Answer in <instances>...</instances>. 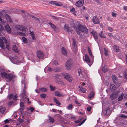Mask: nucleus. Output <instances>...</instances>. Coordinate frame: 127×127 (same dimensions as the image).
<instances>
[{"instance_id":"nucleus-22","label":"nucleus","mask_w":127,"mask_h":127,"mask_svg":"<svg viewBox=\"0 0 127 127\" xmlns=\"http://www.w3.org/2000/svg\"><path fill=\"white\" fill-rule=\"evenodd\" d=\"M94 95L95 93L94 92H91L89 95V96L88 97V98L89 99H91L94 97Z\"/></svg>"},{"instance_id":"nucleus-27","label":"nucleus","mask_w":127,"mask_h":127,"mask_svg":"<svg viewBox=\"0 0 127 127\" xmlns=\"http://www.w3.org/2000/svg\"><path fill=\"white\" fill-rule=\"evenodd\" d=\"M48 119L49 120V122L51 123H53L54 122V119L49 116H48Z\"/></svg>"},{"instance_id":"nucleus-30","label":"nucleus","mask_w":127,"mask_h":127,"mask_svg":"<svg viewBox=\"0 0 127 127\" xmlns=\"http://www.w3.org/2000/svg\"><path fill=\"white\" fill-rule=\"evenodd\" d=\"M99 119L97 121V123L96 125V126L97 127H103L102 124H101L100 123V122H99Z\"/></svg>"},{"instance_id":"nucleus-26","label":"nucleus","mask_w":127,"mask_h":127,"mask_svg":"<svg viewBox=\"0 0 127 127\" xmlns=\"http://www.w3.org/2000/svg\"><path fill=\"white\" fill-rule=\"evenodd\" d=\"M99 35L102 38H104L106 37L105 35L103 34L102 31H101L99 33Z\"/></svg>"},{"instance_id":"nucleus-31","label":"nucleus","mask_w":127,"mask_h":127,"mask_svg":"<svg viewBox=\"0 0 127 127\" xmlns=\"http://www.w3.org/2000/svg\"><path fill=\"white\" fill-rule=\"evenodd\" d=\"M53 100L57 104L59 105H60L61 104L58 99L56 98L55 97H54L53 98Z\"/></svg>"},{"instance_id":"nucleus-34","label":"nucleus","mask_w":127,"mask_h":127,"mask_svg":"<svg viewBox=\"0 0 127 127\" xmlns=\"http://www.w3.org/2000/svg\"><path fill=\"white\" fill-rule=\"evenodd\" d=\"M54 2H55L54 4V5L60 6H61L62 5V4L61 2H57L56 1H54Z\"/></svg>"},{"instance_id":"nucleus-51","label":"nucleus","mask_w":127,"mask_h":127,"mask_svg":"<svg viewBox=\"0 0 127 127\" xmlns=\"http://www.w3.org/2000/svg\"><path fill=\"white\" fill-rule=\"evenodd\" d=\"M13 95L12 94H11L8 96V98L9 99H11L13 97Z\"/></svg>"},{"instance_id":"nucleus-19","label":"nucleus","mask_w":127,"mask_h":127,"mask_svg":"<svg viewBox=\"0 0 127 127\" xmlns=\"http://www.w3.org/2000/svg\"><path fill=\"white\" fill-rule=\"evenodd\" d=\"M48 24L51 26L52 28L55 31H57V30L58 29V28L56 27L55 25L52 24L51 23H49Z\"/></svg>"},{"instance_id":"nucleus-24","label":"nucleus","mask_w":127,"mask_h":127,"mask_svg":"<svg viewBox=\"0 0 127 127\" xmlns=\"http://www.w3.org/2000/svg\"><path fill=\"white\" fill-rule=\"evenodd\" d=\"M78 87L80 88V91L82 93H86L87 90L85 88H81L80 86H79Z\"/></svg>"},{"instance_id":"nucleus-14","label":"nucleus","mask_w":127,"mask_h":127,"mask_svg":"<svg viewBox=\"0 0 127 127\" xmlns=\"http://www.w3.org/2000/svg\"><path fill=\"white\" fill-rule=\"evenodd\" d=\"M64 28V29L68 32H72L73 30L70 27H69L67 25H65Z\"/></svg>"},{"instance_id":"nucleus-59","label":"nucleus","mask_w":127,"mask_h":127,"mask_svg":"<svg viewBox=\"0 0 127 127\" xmlns=\"http://www.w3.org/2000/svg\"><path fill=\"white\" fill-rule=\"evenodd\" d=\"M108 30L111 32H112L113 30L112 28L111 27H108Z\"/></svg>"},{"instance_id":"nucleus-52","label":"nucleus","mask_w":127,"mask_h":127,"mask_svg":"<svg viewBox=\"0 0 127 127\" xmlns=\"http://www.w3.org/2000/svg\"><path fill=\"white\" fill-rule=\"evenodd\" d=\"M82 119H79L78 120H77L75 121V123H79L81 121V120H82Z\"/></svg>"},{"instance_id":"nucleus-8","label":"nucleus","mask_w":127,"mask_h":127,"mask_svg":"<svg viewBox=\"0 0 127 127\" xmlns=\"http://www.w3.org/2000/svg\"><path fill=\"white\" fill-rule=\"evenodd\" d=\"M83 59L84 61L85 62L87 63L90 66L92 64V62H91L90 59L89 58L88 55H86L85 56V58L83 57Z\"/></svg>"},{"instance_id":"nucleus-46","label":"nucleus","mask_w":127,"mask_h":127,"mask_svg":"<svg viewBox=\"0 0 127 127\" xmlns=\"http://www.w3.org/2000/svg\"><path fill=\"white\" fill-rule=\"evenodd\" d=\"M18 34H19L20 35H23L24 36L25 35V33H23L22 32H17Z\"/></svg>"},{"instance_id":"nucleus-10","label":"nucleus","mask_w":127,"mask_h":127,"mask_svg":"<svg viewBox=\"0 0 127 127\" xmlns=\"http://www.w3.org/2000/svg\"><path fill=\"white\" fill-rule=\"evenodd\" d=\"M37 57L39 60L42 59L43 58L44 54L41 51L38 50L37 52Z\"/></svg>"},{"instance_id":"nucleus-55","label":"nucleus","mask_w":127,"mask_h":127,"mask_svg":"<svg viewBox=\"0 0 127 127\" xmlns=\"http://www.w3.org/2000/svg\"><path fill=\"white\" fill-rule=\"evenodd\" d=\"M78 26L77 25H74L73 27L74 29H75L76 31H77L76 30L77 29V28H78Z\"/></svg>"},{"instance_id":"nucleus-38","label":"nucleus","mask_w":127,"mask_h":127,"mask_svg":"<svg viewBox=\"0 0 127 127\" xmlns=\"http://www.w3.org/2000/svg\"><path fill=\"white\" fill-rule=\"evenodd\" d=\"M88 51L90 55L92 57H93V55L92 54V52L91 50V49L89 47H88Z\"/></svg>"},{"instance_id":"nucleus-21","label":"nucleus","mask_w":127,"mask_h":127,"mask_svg":"<svg viewBox=\"0 0 127 127\" xmlns=\"http://www.w3.org/2000/svg\"><path fill=\"white\" fill-rule=\"evenodd\" d=\"M102 70L104 72H106L107 70V69L106 66V65L105 64H102Z\"/></svg>"},{"instance_id":"nucleus-36","label":"nucleus","mask_w":127,"mask_h":127,"mask_svg":"<svg viewBox=\"0 0 127 127\" xmlns=\"http://www.w3.org/2000/svg\"><path fill=\"white\" fill-rule=\"evenodd\" d=\"M53 70L55 72H58L60 71L61 68L59 67H55L54 68Z\"/></svg>"},{"instance_id":"nucleus-11","label":"nucleus","mask_w":127,"mask_h":127,"mask_svg":"<svg viewBox=\"0 0 127 127\" xmlns=\"http://www.w3.org/2000/svg\"><path fill=\"white\" fill-rule=\"evenodd\" d=\"M84 1V0H79L76 3L75 5L77 6L81 7L83 5Z\"/></svg>"},{"instance_id":"nucleus-40","label":"nucleus","mask_w":127,"mask_h":127,"mask_svg":"<svg viewBox=\"0 0 127 127\" xmlns=\"http://www.w3.org/2000/svg\"><path fill=\"white\" fill-rule=\"evenodd\" d=\"M61 75L58 74H56L55 76V79H58L61 78Z\"/></svg>"},{"instance_id":"nucleus-1","label":"nucleus","mask_w":127,"mask_h":127,"mask_svg":"<svg viewBox=\"0 0 127 127\" xmlns=\"http://www.w3.org/2000/svg\"><path fill=\"white\" fill-rule=\"evenodd\" d=\"M0 21L1 22V24L0 25V31H1L3 28V27H4L6 31L8 32H10L11 31L10 26L6 22L2 19L0 16Z\"/></svg>"},{"instance_id":"nucleus-17","label":"nucleus","mask_w":127,"mask_h":127,"mask_svg":"<svg viewBox=\"0 0 127 127\" xmlns=\"http://www.w3.org/2000/svg\"><path fill=\"white\" fill-rule=\"evenodd\" d=\"M117 89V88L115 87L114 84H111L110 86V89L112 92L114 91Z\"/></svg>"},{"instance_id":"nucleus-15","label":"nucleus","mask_w":127,"mask_h":127,"mask_svg":"<svg viewBox=\"0 0 127 127\" xmlns=\"http://www.w3.org/2000/svg\"><path fill=\"white\" fill-rule=\"evenodd\" d=\"M112 78L114 83L115 84H117L118 83L117 78L114 75H112Z\"/></svg>"},{"instance_id":"nucleus-49","label":"nucleus","mask_w":127,"mask_h":127,"mask_svg":"<svg viewBox=\"0 0 127 127\" xmlns=\"http://www.w3.org/2000/svg\"><path fill=\"white\" fill-rule=\"evenodd\" d=\"M120 117L121 118H127V117L125 115L122 114L120 115Z\"/></svg>"},{"instance_id":"nucleus-58","label":"nucleus","mask_w":127,"mask_h":127,"mask_svg":"<svg viewBox=\"0 0 127 127\" xmlns=\"http://www.w3.org/2000/svg\"><path fill=\"white\" fill-rule=\"evenodd\" d=\"M13 103V102L12 101H10L8 103V105H12Z\"/></svg>"},{"instance_id":"nucleus-5","label":"nucleus","mask_w":127,"mask_h":127,"mask_svg":"<svg viewBox=\"0 0 127 127\" xmlns=\"http://www.w3.org/2000/svg\"><path fill=\"white\" fill-rule=\"evenodd\" d=\"M73 63V62L71 59H69L65 64V65L66 69L69 70L71 69V65Z\"/></svg>"},{"instance_id":"nucleus-3","label":"nucleus","mask_w":127,"mask_h":127,"mask_svg":"<svg viewBox=\"0 0 127 127\" xmlns=\"http://www.w3.org/2000/svg\"><path fill=\"white\" fill-rule=\"evenodd\" d=\"M4 43L6 44V46L8 49H9V46L7 45V40L4 37L0 38V47L2 49L5 48Z\"/></svg>"},{"instance_id":"nucleus-63","label":"nucleus","mask_w":127,"mask_h":127,"mask_svg":"<svg viewBox=\"0 0 127 127\" xmlns=\"http://www.w3.org/2000/svg\"><path fill=\"white\" fill-rule=\"evenodd\" d=\"M91 106H89L87 108V110L89 111H90L91 110Z\"/></svg>"},{"instance_id":"nucleus-47","label":"nucleus","mask_w":127,"mask_h":127,"mask_svg":"<svg viewBox=\"0 0 127 127\" xmlns=\"http://www.w3.org/2000/svg\"><path fill=\"white\" fill-rule=\"evenodd\" d=\"M50 89L52 91H53L55 90V87L53 86H52L50 85Z\"/></svg>"},{"instance_id":"nucleus-12","label":"nucleus","mask_w":127,"mask_h":127,"mask_svg":"<svg viewBox=\"0 0 127 127\" xmlns=\"http://www.w3.org/2000/svg\"><path fill=\"white\" fill-rule=\"evenodd\" d=\"M72 44L73 49L76 52L77 49V45L76 41L74 39H73Z\"/></svg>"},{"instance_id":"nucleus-45","label":"nucleus","mask_w":127,"mask_h":127,"mask_svg":"<svg viewBox=\"0 0 127 127\" xmlns=\"http://www.w3.org/2000/svg\"><path fill=\"white\" fill-rule=\"evenodd\" d=\"M104 54L106 56H108V53L107 50L105 48H104Z\"/></svg>"},{"instance_id":"nucleus-57","label":"nucleus","mask_w":127,"mask_h":127,"mask_svg":"<svg viewBox=\"0 0 127 127\" xmlns=\"http://www.w3.org/2000/svg\"><path fill=\"white\" fill-rule=\"evenodd\" d=\"M17 97L16 95H15L13 97V99L15 100H17Z\"/></svg>"},{"instance_id":"nucleus-23","label":"nucleus","mask_w":127,"mask_h":127,"mask_svg":"<svg viewBox=\"0 0 127 127\" xmlns=\"http://www.w3.org/2000/svg\"><path fill=\"white\" fill-rule=\"evenodd\" d=\"M62 54L64 55H66L67 54V52L65 48L63 47L61 49Z\"/></svg>"},{"instance_id":"nucleus-56","label":"nucleus","mask_w":127,"mask_h":127,"mask_svg":"<svg viewBox=\"0 0 127 127\" xmlns=\"http://www.w3.org/2000/svg\"><path fill=\"white\" fill-rule=\"evenodd\" d=\"M75 9L74 8H72L70 10V11L73 12V13L74 14V13H75Z\"/></svg>"},{"instance_id":"nucleus-28","label":"nucleus","mask_w":127,"mask_h":127,"mask_svg":"<svg viewBox=\"0 0 127 127\" xmlns=\"http://www.w3.org/2000/svg\"><path fill=\"white\" fill-rule=\"evenodd\" d=\"M124 96V94L123 93H122L118 97V100L119 101H121L123 99Z\"/></svg>"},{"instance_id":"nucleus-9","label":"nucleus","mask_w":127,"mask_h":127,"mask_svg":"<svg viewBox=\"0 0 127 127\" xmlns=\"http://www.w3.org/2000/svg\"><path fill=\"white\" fill-rule=\"evenodd\" d=\"M78 71L80 76L82 77L83 76V74L85 73L86 70L84 68H81L78 69Z\"/></svg>"},{"instance_id":"nucleus-54","label":"nucleus","mask_w":127,"mask_h":127,"mask_svg":"<svg viewBox=\"0 0 127 127\" xmlns=\"http://www.w3.org/2000/svg\"><path fill=\"white\" fill-rule=\"evenodd\" d=\"M99 22V20L98 18H96V24L98 23Z\"/></svg>"},{"instance_id":"nucleus-48","label":"nucleus","mask_w":127,"mask_h":127,"mask_svg":"<svg viewBox=\"0 0 127 127\" xmlns=\"http://www.w3.org/2000/svg\"><path fill=\"white\" fill-rule=\"evenodd\" d=\"M46 94H42L40 95V97L43 98H45L46 97Z\"/></svg>"},{"instance_id":"nucleus-2","label":"nucleus","mask_w":127,"mask_h":127,"mask_svg":"<svg viewBox=\"0 0 127 127\" xmlns=\"http://www.w3.org/2000/svg\"><path fill=\"white\" fill-rule=\"evenodd\" d=\"M1 75L2 77L8 79L7 81L8 82H10L14 77V75L9 73L7 74L4 72L1 73Z\"/></svg>"},{"instance_id":"nucleus-61","label":"nucleus","mask_w":127,"mask_h":127,"mask_svg":"<svg viewBox=\"0 0 127 127\" xmlns=\"http://www.w3.org/2000/svg\"><path fill=\"white\" fill-rule=\"evenodd\" d=\"M47 70L48 71L50 72L53 70L52 68H51V67H49L48 68Z\"/></svg>"},{"instance_id":"nucleus-53","label":"nucleus","mask_w":127,"mask_h":127,"mask_svg":"<svg viewBox=\"0 0 127 127\" xmlns=\"http://www.w3.org/2000/svg\"><path fill=\"white\" fill-rule=\"evenodd\" d=\"M95 16H94L92 19V21L94 23V24H95Z\"/></svg>"},{"instance_id":"nucleus-6","label":"nucleus","mask_w":127,"mask_h":127,"mask_svg":"<svg viewBox=\"0 0 127 127\" xmlns=\"http://www.w3.org/2000/svg\"><path fill=\"white\" fill-rule=\"evenodd\" d=\"M21 95L22 96V99L24 102L29 101V99L26 97V94L25 90H23L22 93H21Z\"/></svg>"},{"instance_id":"nucleus-35","label":"nucleus","mask_w":127,"mask_h":127,"mask_svg":"<svg viewBox=\"0 0 127 127\" xmlns=\"http://www.w3.org/2000/svg\"><path fill=\"white\" fill-rule=\"evenodd\" d=\"M12 49L13 50L16 52L18 53V50L17 48L16 45H14L12 47Z\"/></svg>"},{"instance_id":"nucleus-39","label":"nucleus","mask_w":127,"mask_h":127,"mask_svg":"<svg viewBox=\"0 0 127 127\" xmlns=\"http://www.w3.org/2000/svg\"><path fill=\"white\" fill-rule=\"evenodd\" d=\"M73 107V105L72 104L69 105L67 107V108L69 110H71V109Z\"/></svg>"},{"instance_id":"nucleus-42","label":"nucleus","mask_w":127,"mask_h":127,"mask_svg":"<svg viewBox=\"0 0 127 127\" xmlns=\"http://www.w3.org/2000/svg\"><path fill=\"white\" fill-rule=\"evenodd\" d=\"M22 39L24 43H27V39L24 37H22Z\"/></svg>"},{"instance_id":"nucleus-41","label":"nucleus","mask_w":127,"mask_h":127,"mask_svg":"<svg viewBox=\"0 0 127 127\" xmlns=\"http://www.w3.org/2000/svg\"><path fill=\"white\" fill-rule=\"evenodd\" d=\"M30 33L32 35V39L33 40H35V38L33 34V32L30 31Z\"/></svg>"},{"instance_id":"nucleus-37","label":"nucleus","mask_w":127,"mask_h":127,"mask_svg":"<svg viewBox=\"0 0 127 127\" xmlns=\"http://www.w3.org/2000/svg\"><path fill=\"white\" fill-rule=\"evenodd\" d=\"M113 48L116 52H118L119 51V48L118 46L114 45L113 47Z\"/></svg>"},{"instance_id":"nucleus-18","label":"nucleus","mask_w":127,"mask_h":127,"mask_svg":"<svg viewBox=\"0 0 127 127\" xmlns=\"http://www.w3.org/2000/svg\"><path fill=\"white\" fill-rule=\"evenodd\" d=\"M20 110L21 112H23V110L24 108V102L22 101H20Z\"/></svg>"},{"instance_id":"nucleus-16","label":"nucleus","mask_w":127,"mask_h":127,"mask_svg":"<svg viewBox=\"0 0 127 127\" xmlns=\"http://www.w3.org/2000/svg\"><path fill=\"white\" fill-rule=\"evenodd\" d=\"M118 95L117 93H113L111 95L110 97L112 100L115 99L117 98Z\"/></svg>"},{"instance_id":"nucleus-44","label":"nucleus","mask_w":127,"mask_h":127,"mask_svg":"<svg viewBox=\"0 0 127 127\" xmlns=\"http://www.w3.org/2000/svg\"><path fill=\"white\" fill-rule=\"evenodd\" d=\"M52 64L53 65H58L59 64L58 62L56 60H54L53 61L52 63Z\"/></svg>"},{"instance_id":"nucleus-13","label":"nucleus","mask_w":127,"mask_h":127,"mask_svg":"<svg viewBox=\"0 0 127 127\" xmlns=\"http://www.w3.org/2000/svg\"><path fill=\"white\" fill-rule=\"evenodd\" d=\"M5 17L7 22L9 23H13V21L11 19L10 17L8 14H6L5 15Z\"/></svg>"},{"instance_id":"nucleus-29","label":"nucleus","mask_w":127,"mask_h":127,"mask_svg":"<svg viewBox=\"0 0 127 127\" xmlns=\"http://www.w3.org/2000/svg\"><path fill=\"white\" fill-rule=\"evenodd\" d=\"M55 95L56 96H64V95L61 94L59 92L57 91H55Z\"/></svg>"},{"instance_id":"nucleus-43","label":"nucleus","mask_w":127,"mask_h":127,"mask_svg":"<svg viewBox=\"0 0 127 127\" xmlns=\"http://www.w3.org/2000/svg\"><path fill=\"white\" fill-rule=\"evenodd\" d=\"M40 90L42 91L43 92H45L47 91V88H41L40 89Z\"/></svg>"},{"instance_id":"nucleus-32","label":"nucleus","mask_w":127,"mask_h":127,"mask_svg":"<svg viewBox=\"0 0 127 127\" xmlns=\"http://www.w3.org/2000/svg\"><path fill=\"white\" fill-rule=\"evenodd\" d=\"M5 109V108L0 106V112L2 114L3 113Z\"/></svg>"},{"instance_id":"nucleus-4","label":"nucleus","mask_w":127,"mask_h":127,"mask_svg":"<svg viewBox=\"0 0 127 127\" xmlns=\"http://www.w3.org/2000/svg\"><path fill=\"white\" fill-rule=\"evenodd\" d=\"M78 29L79 30V31L77 32V33L79 34V31H81L82 32H84L85 33L88 32V30L85 26L81 25L80 24L78 26Z\"/></svg>"},{"instance_id":"nucleus-50","label":"nucleus","mask_w":127,"mask_h":127,"mask_svg":"<svg viewBox=\"0 0 127 127\" xmlns=\"http://www.w3.org/2000/svg\"><path fill=\"white\" fill-rule=\"evenodd\" d=\"M86 119H85L83 120L79 124V126H80L84 123L86 120Z\"/></svg>"},{"instance_id":"nucleus-33","label":"nucleus","mask_w":127,"mask_h":127,"mask_svg":"<svg viewBox=\"0 0 127 127\" xmlns=\"http://www.w3.org/2000/svg\"><path fill=\"white\" fill-rule=\"evenodd\" d=\"M56 82L58 83L62 84L63 82L61 80V78L55 79Z\"/></svg>"},{"instance_id":"nucleus-20","label":"nucleus","mask_w":127,"mask_h":127,"mask_svg":"<svg viewBox=\"0 0 127 127\" xmlns=\"http://www.w3.org/2000/svg\"><path fill=\"white\" fill-rule=\"evenodd\" d=\"M111 112L110 109L109 107H107L106 109L105 110V115L107 116L110 114Z\"/></svg>"},{"instance_id":"nucleus-7","label":"nucleus","mask_w":127,"mask_h":127,"mask_svg":"<svg viewBox=\"0 0 127 127\" xmlns=\"http://www.w3.org/2000/svg\"><path fill=\"white\" fill-rule=\"evenodd\" d=\"M62 75L65 79L69 82H71L72 80V78L70 75L69 74L64 73Z\"/></svg>"},{"instance_id":"nucleus-25","label":"nucleus","mask_w":127,"mask_h":127,"mask_svg":"<svg viewBox=\"0 0 127 127\" xmlns=\"http://www.w3.org/2000/svg\"><path fill=\"white\" fill-rule=\"evenodd\" d=\"M18 30L23 31L25 30V27L23 26H19L18 27Z\"/></svg>"},{"instance_id":"nucleus-60","label":"nucleus","mask_w":127,"mask_h":127,"mask_svg":"<svg viewBox=\"0 0 127 127\" xmlns=\"http://www.w3.org/2000/svg\"><path fill=\"white\" fill-rule=\"evenodd\" d=\"M117 14L116 13L113 12L112 13V15L113 17H115L116 16Z\"/></svg>"},{"instance_id":"nucleus-64","label":"nucleus","mask_w":127,"mask_h":127,"mask_svg":"<svg viewBox=\"0 0 127 127\" xmlns=\"http://www.w3.org/2000/svg\"><path fill=\"white\" fill-rule=\"evenodd\" d=\"M54 1H50L49 2V3L52 5H54Z\"/></svg>"},{"instance_id":"nucleus-62","label":"nucleus","mask_w":127,"mask_h":127,"mask_svg":"<svg viewBox=\"0 0 127 127\" xmlns=\"http://www.w3.org/2000/svg\"><path fill=\"white\" fill-rule=\"evenodd\" d=\"M9 120L7 119L4 121L5 123H9Z\"/></svg>"}]
</instances>
